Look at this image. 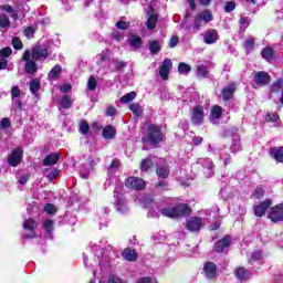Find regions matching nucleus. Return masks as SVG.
Returning <instances> with one entry per match:
<instances>
[{"mask_svg": "<svg viewBox=\"0 0 283 283\" xmlns=\"http://www.w3.org/2000/svg\"><path fill=\"white\" fill-rule=\"evenodd\" d=\"M274 54H275V51L271 46H265L261 51L262 59L268 61V63H271V61H275Z\"/></svg>", "mask_w": 283, "mask_h": 283, "instance_id": "23", "label": "nucleus"}, {"mask_svg": "<svg viewBox=\"0 0 283 283\" xmlns=\"http://www.w3.org/2000/svg\"><path fill=\"white\" fill-rule=\"evenodd\" d=\"M12 127V122H10V118L3 117L0 122V129H10Z\"/></svg>", "mask_w": 283, "mask_h": 283, "instance_id": "53", "label": "nucleus"}, {"mask_svg": "<svg viewBox=\"0 0 283 283\" xmlns=\"http://www.w3.org/2000/svg\"><path fill=\"white\" fill-rule=\"evenodd\" d=\"M103 138L106 140H113V138H116V129L113 125H107L102 133Z\"/></svg>", "mask_w": 283, "mask_h": 283, "instance_id": "26", "label": "nucleus"}, {"mask_svg": "<svg viewBox=\"0 0 283 283\" xmlns=\"http://www.w3.org/2000/svg\"><path fill=\"white\" fill-rule=\"evenodd\" d=\"M129 109L135 116H140V114H143V108L140 107L139 103L129 104Z\"/></svg>", "mask_w": 283, "mask_h": 283, "instance_id": "44", "label": "nucleus"}, {"mask_svg": "<svg viewBox=\"0 0 283 283\" xmlns=\"http://www.w3.org/2000/svg\"><path fill=\"white\" fill-rule=\"evenodd\" d=\"M115 207L119 213H127V211H129L127 205L125 203V199H120L118 197L115 200Z\"/></svg>", "mask_w": 283, "mask_h": 283, "instance_id": "31", "label": "nucleus"}, {"mask_svg": "<svg viewBox=\"0 0 283 283\" xmlns=\"http://www.w3.org/2000/svg\"><path fill=\"white\" fill-rule=\"evenodd\" d=\"M154 12H156V9L154 7H149L147 11L148 19L146 21L147 30H154L158 23V15H156Z\"/></svg>", "mask_w": 283, "mask_h": 283, "instance_id": "17", "label": "nucleus"}, {"mask_svg": "<svg viewBox=\"0 0 283 283\" xmlns=\"http://www.w3.org/2000/svg\"><path fill=\"white\" fill-rule=\"evenodd\" d=\"M45 177L49 180H54V178H59V169L52 168V169L46 170Z\"/></svg>", "mask_w": 283, "mask_h": 283, "instance_id": "47", "label": "nucleus"}, {"mask_svg": "<svg viewBox=\"0 0 283 283\" xmlns=\"http://www.w3.org/2000/svg\"><path fill=\"white\" fill-rule=\"evenodd\" d=\"M74 101H72V97L70 95H64L61 99V106L63 107V109H70Z\"/></svg>", "mask_w": 283, "mask_h": 283, "instance_id": "38", "label": "nucleus"}, {"mask_svg": "<svg viewBox=\"0 0 283 283\" xmlns=\"http://www.w3.org/2000/svg\"><path fill=\"white\" fill-rule=\"evenodd\" d=\"M243 46L245 52L249 54V52L253 51V48H255V40L253 38L247 39L243 43Z\"/></svg>", "mask_w": 283, "mask_h": 283, "instance_id": "43", "label": "nucleus"}, {"mask_svg": "<svg viewBox=\"0 0 283 283\" xmlns=\"http://www.w3.org/2000/svg\"><path fill=\"white\" fill-rule=\"evenodd\" d=\"M156 175L158 176V178H163L164 180H166V178H169V165H157Z\"/></svg>", "mask_w": 283, "mask_h": 283, "instance_id": "22", "label": "nucleus"}, {"mask_svg": "<svg viewBox=\"0 0 283 283\" xmlns=\"http://www.w3.org/2000/svg\"><path fill=\"white\" fill-rule=\"evenodd\" d=\"M43 229H45L46 233H52L54 229V221L48 219L43 222Z\"/></svg>", "mask_w": 283, "mask_h": 283, "instance_id": "52", "label": "nucleus"}, {"mask_svg": "<svg viewBox=\"0 0 283 283\" xmlns=\"http://www.w3.org/2000/svg\"><path fill=\"white\" fill-rule=\"evenodd\" d=\"M0 28H10V18L7 14L0 15Z\"/></svg>", "mask_w": 283, "mask_h": 283, "instance_id": "49", "label": "nucleus"}, {"mask_svg": "<svg viewBox=\"0 0 283 283\" xmlns=\"http://www.w3.org/2000/svg\"><path fill=\"white\" fill-rule=\"evenodd\" d=\"M80 133H82L83 136H87V134H90V124L85 120L80 124Z\"/></svg>", "mask_w": 283, "mask_h": 283, "instance_id": "54", "label": "nucleus"}, {"mask_svg": "<svg viewBox=\"0 0 283 283\" xmlns=\"http://www.w3.org/2000/svg\"><path fill=\"white\" fill-rule=\"evenodd\" d=\"M21 160H23V149L21 147L13 149L7 158V163L10 167H19Z\"/></svg>", "mask_w": 283, "mask_h": 283, "instance_id": "3", "label": "nucleus"}, {"mask_svg": "<svg viewBox=\"0 0 283 283\" xmlns=\"http://www.w3.org/2000/svg\"><path fill=\"white\" fill-rule=\"evenodd\" d=\"M253 83H255L258 87H264L271 83V75H269L265 71L254 72Z\"/></svg>", "mask_w": 283, "mask_h": 283, "instance_id": "6", "label": "nucleus"}, {"mask_svg": "<svg viewBox=\"0 0 283 283\" xmlns=\"http://www.w3.org/2000/svg\"><path fill=\"white\" fill-rule=\"evenodd\" d=\"M161 213L166 218H185V216H191V207L187 203H179L171 208H163Z\"/></svg>", "mask_w": 283, "mask_h": 283, "instance_id": "2", "label": "nucleus"}, {"mask_svg": "<svg viewBox=\"0 0 283 283\" xmlns=\"http://www.w3.org/2000/svg\"><path fill=\"white\" fill-rule=\"evenodd\" d=\"M36 227H39V224L33 219H29V220L24 221L23 229L25 231H30V232L24 233L22 235L23 240H32V238H36V233L34 232V229H36Z\"/></svg>", "mask_w": 283, "mask_h": 283, "instance_id": "9", "label": "nucleus"}, {"mask_svg": "<svg viewBox=\"0 0 283 283\" xmlns=\"http://www.w3.org/2000/svg\"><path fill=\"white\" fill-rule=\"evenodd\" d=\"M235 83H232L221 91L222 101H231L233 98V95L235 94Z\"/></svg>", "mask_w": 283, "mask_h": 283, "instance_id": "19", "label": "nucleus"}, {"mask_svg": "<svg viewBox=\"0 0 283 283\" xmlns=\"http://www.w3.org/2000/svg\"><path fill=\"white\" fill-rule=\"evenodd\" d=\"M251 198H256V200H260V198H264V189L256 188L255 191L251 195Z\"/></svg>", "mask_w": 283, "mask_h": 283, "instance_id": "56", "label": "nucleus"}, {"mask_svg": "<svg viewBox=\"0 0 283 283\" xmlns=\"http://www.w3.org/2000/svg\"><path fill=\"white\" fill-rule=\"evenodd\" d=\"M134 98H136V92H129L127 94H125L124 96H122L119 98L120 103L127 104V103H132V101H134Z\"/></svg>", "mask_w": 283, "mask_h": 283, "instance_id": "42", "label": "nucleus"}, {"mask_svg": "<svg viewBox=\"0 0 283 283\" xmlns=\"http://www.w3.org/2000/svg\"><path fill=\"white\" fill-rule=\"evenodd\" d=\"M31 56L33 61H45L50 56V50L42 49L41 45H36L31 51Z\"/></svg>", "mask_w": 283, "mask_h": 283, "instance_id": "10", "label": "nucleus"}, {"mask_svg": "<svg viewBox=\"0 0 283 283\" xmlns=\"http://www.w3.org/2000/svg\"><path fill=\"white\" fill-rule=\"evenodd\" d=\"M191 72V65L180 62L178 65V73L179 74H189Z\"/></svg>", "mask_w": 283, "mask_h": 283, "instance_id": "41", "label": "nucleus"}, {"mask_svg": "<svg viewBox=\"0 0 283 283\" xmlns=\"http://www.w3.org/2000/svg\"><path fill=\"white\" fill-rule=\"evenodd\" d=\"M61 72H62V67L60 66V64H56L50 72L48 75V78L50 81H53V78H59V76H61Z\"/></svg>", "mask_w": 283, "mask_h": 283, "instance_id": "34", "label": "nucleus"}, {"mask_svg": "<svg viewBox=\"0 0 283 283\" xmlns=\"http://www.w3.org/2000/svg\"><path fill=\"white\" fill-rule=\"evenodd\" d=\"M235 275L241 282H247L248 280H251V272L242 266L235 270Z\"/></svg>", "mask_w": 283, "mask_h": 283, "instance_id": "25", "label": "nucleus"}, {"mask_svg": "<svg viewBox=\"0 0 283 283\" xmlns=\"http://www.w3.org/2000/svg\"><path fill=\"white\" fill-rule=\"evenodd\" d=\"M105 61H109V51L108 50L102 51V53H99L97 55L96 65L102 66L103 63H105Z\"/></svg>", "mask_w": 283, "mask_h": 283, "instance_id": "35", "label": "nucleus"}, {"mask_svg": "<svg viewBox=\"0 0 283 283\" xmlns=\"http://www.w3.org/2000/svg\"><path fill=\"white\" fill-rule=\"evenodd\" d=\"M12 101V107L15 112H23V102H21V98H14Z\"/></svg>", "mask_w": 283, "mask_h": 283, "instance_id": "46", "label": "nucleus"}, {"mask_svg": "<svg viewBox=\"0 0 283 283\" xmlns=\"http://www.w3.org/2000/svg\"><path fill=\"white\" fill-rule=\"evenodd\" d=\"M186 229L188 231H200L202 229V218L199 217H190L186 222Z\"/></svg>", "mask_w": 283, "mask_h": 283, "instance_id": "12", "label": "nucleus"}, {"mask_svg": "<svg viewBox=\"0 0 283 283\" xmlns=\"http://www.w3.org/2000/svg\"><path fill=\"white\" fill-rule=\"evenodd\" d=\"M240 149H242V144L240 143V136L233 135L230 150L232 151V154H235V151H240Z\"/></svg>", "mask_w": 283, "mask_h": 283, "instance_id": "32", "label": "nucleus"}, {"mask_svg": "<svg viewBox=\"0 0 283 283\" xmlns=\"http://www.w3.org/2000/svg\"><path fill=\"white\" fill-rule=\"evenodd\" d=\"M240 32H244L249 25H251V20L249 18L241 17L239 20Z\"/></svg>", "mask_w": 283, "mask_h": 283, "instance_id": "45", "label": "nucleus"}, {"mask_svg": "<svg viewBox=\"0 0 283 283\" xmlns=\"http://www.w3.org/2000/svg\"><path fill=\"white\" fill-rule=\"evenodd\" d=\"M11 43L14 50H23V42H21V39L13 38Z\"/></svg>", "mask_w": 283, "mask_h": 283, "instance_id": "55", "label": "nucleus"}, {"mask_svg": "<svg viewBox=\"0 0 283 283\" xmlns=\"http://www.w3.org/2000/svg\"><path fill=\"white\" fill-rule=\"evenodd\" d=\"M80 176L84 180H87V178H90V169L85 166H82L81 169H80Z\"/></svg>", "mask_w": 283, "mask_h": 283, "instance_id": "58", "label": "nucleus"}, {"mask_svg": "<svg viewBox=\"0 0 283 283\" xmlns=\"http://www.w3.org/2000/svg\"><path fill=\"white\" fill-rule=\"evenodd\" d=\"M205 123V107L202 105L195 106L191 113V124L202 125Z\"/></svg>", "mask_w": 283, "mask_h": 283, "instance_id": "7", "label": "nucleus"}, {"mask_svg": "<svg viewBox=\"0 0 283 283\" xmlns=\"http://www.w3.org/2000/svg\"><path fill=\"white\" fill-rule=\"evenodd\" d=\"M205 23V21L202 20V18H200L199 14H197L195 17V20H193V27H192V32H195V34L197 32H200V28H202V24Z\"/></svg>", "mask_w": 283, "mask_h": 283, "instance_id": "36", "label": "nucleus"}, {"mask_svg": "<svg viewBox=\"0 0 283 283\" xmlns=\"http://www.w3.org/2000/svg\"><path fill=\"white\" fill-rule=\"evenodd\" d=\"M23 34L24 36H27V39H32L34 36V28L32 27H28L23 30Z\"/></svg>", "mask_w": 283, "mask_h": 283, "instance_id": "62", "label": "nucleus"}, {"mask_svg": "<svg viewBox=\"0 0 283 283\" xmlns=\"http://www.w3.org/2000/svg\"><path fill=\"white\" fill-rule=\"evenodd\" d=\"M273 205V201L271 199L264 200L263 202L254 206V214L258 218H262L266 213V210Z\"/></svg>", "mask_w": 283, "mask_h": 283, "instance_id": "16", "label": "nucleus"}, {"mask_svg": "<svg viewBox=\"0 0 283 283\" xmlns=\"http://www.w3.org/2000/svg\"><path fill=\"white\" fill-rule=\"evenodd\" d=\"M128 43L133 50H140V48H143V38H140V35L133 34L129 36Z\"/></svg>", "mask_w": 283, "mask_h": 283, "instance_id": "24", "label": "nucleus"}, {"mask_svg": "<svg viewBox=\"0 0 283 283\" xmlns=\"http://www.w3.org/2000/svg\"><path fill=\"white\" fill-rule=\"evenodd\" d=\"M197 165H201L203 167V174L206 178H211V176H213V169H216V165H213V161L210 158H199L197 160Z\"/></svg>", "mask_w": 283, "mask_h": 283, "instance_id": "8", "label": "nucleus"}, {"mask_svg": "<svg viewBox=\"0 0 283 283\" xmlns=\"http://www.w3.org/2000/svg\"><path fill=\"white\" fill-rule=\"evenodd\" d=\"M196 74L198 78H208L209 77V65L198 64Z\"/></svg>", "mask_w": 283, "mask_h": 283, "instance_id": "27", "label": "nucleus"}, {"mask_svg": "<svg viewBox=\"0 0 283 283\" xmlns=\"http://www.w3.org/2000/svg\"><path fill=\"white\" fill-rule=\"evenodd\" d=\"M44 211L45 213H49V214L56 213V207H54V205L52 203H46L44 206Z\"/></svg>", "mask_w": 283, "mask_h": 283, "instance_id": "63", "label": "nucleus"}, {"mask_svg": "<svg viewBox=\"0 0 283 283\" xmlns=\"http://www.w3.org/2000/svg\"><path fill=\"white\" fill-rule=\"evenodd\" d=\"M39 90H41V82L33 80L30 83V92H32L33 94H36V92H39Z\"/></svg>", "mask_w": 283, "mask_h": 283, "instance_id": "50", "label": "nucleus"}, {"mask_svg": "<svg viewBox=\"0 0 283 283\" xmlns=\"http://www.w3.org/2000/svg\"><path fill=\"white\" fill-rule=\"evenodd\" d=\"M174 63L170 59H165L161 66L159 67V75L163 81H167L169 78V72H171Z\"/></svg>", "mask_w": 283, "mask_h": 283, "instance_id": "14", "label": "nucleus"}, {"mask_svg": "<svg viewBox=\"0 0 283 283\" xmlns=\"http://www.w3.org/2000/svg\"><path fill=\"white\" fill-rule=\"evenodd\" d=\"M235 10V1H228L224 6V12H233Z\"/></svg>", "mask_w": 283, "mask_h": 283, "instance_id": "60", "label": "nucleus"}, {"mask_svg": "<svg viewBox=\"0 0 283 283\" xmlns=\"http://www.w3.org/2000/svg\"><path fill=\"white\" fill-rule=\"evenodd\" d=\"M24 70L27 74H34L36 73V70H39V66L36 65V62H34V60H30L25 63Z\"/></svg>", "mask_w": 283, "mask_h": 283, "instance_id": "33", "label": "nucleus"}, {"mask_svg": "<svg viewBox=\"0 0 283 283\" xmlns=\"http://www.w3.org/2000/svg\"><path fill=\"white\" fill-rule=\"evenodd\" d=\"M154 167V160H151V157H146L145 159L142 160L139 169L140 171H149Z\"/></svg>", "mask_w": 283, "mask_h": 283, "instance_id": "30", "label": "nucleus"}, {"mask_svg": "<svg viewBox=\"0 0 283 283\" xmlns=\"http://www.w3.org/2000/svg\"><path fill=\"white\" fill-rule=\"evenodd\" d=\"M112 63L117 72H120L122 70H125V67H127V62L120 61L118 59H113Z\"/></svg>", "mask_w": 283, "mask_h": 283, "instance_id": "40", "label": "nucleus"}, {"mask_svg": "<svg viewBox=\"0 0 283 283\" xmlns=\"http://www.w3.org/2000/svg\"><path fill=\"white\" fill-rule=\"evenodd\" d=\"M260 260H262V251L256 250V251H253V252L251 253V258H250L249 262H250V263H251V262H258V261H260Z\"/></svg>", "mask_w": 283, "mask_h": 283, "instance_id": "51", "label": "nucleus"}, {"mask_svg": "<svg viewBox=\"0 0 283 283\" xmlns=\"http://www.w3.org/2000/svg\"><path fill=\"white\" fill-rule=\"evenodd\" d=\"M96 85H98L96 77L91 75L88 78V82H87V87H88L90 92H94V90H96Z\"/></svg>", "mask_w": 283, "mask_h": 283, "instance_id": "48", "label": "nucleus"}, {"mask_svg": "<svg viewBox=\"0 0 283 283\" xmlns=\"http://www.w3.org/2000/svg\"><path fill=\"white\" fill-rule=\"evenodd\" d=\"M270 154L276 163H283V146L282 147H274L270 150Z\"/></svg>", "mask_w": 283, "mask_h": 283, "instance_id": "28", "label": "nucleus"}, {"mask_svg": "<svg viewBox=\"0 0 283 283\" xmlns=\"http://www.w3.org/2000/svg\"><path fill=\"white\" fill-rule=\"evenodd\" d=\"M61 160V154L59 153H50L42 161L44 167H54V165L59 164Z\"/></svg>", "mask_w": 283, "mask_h": 283, "instance_id": "18", "label": "nucleus"}, {"mask_svg": "<svg viewBox=\"0 0 283 283\" xmlns=\"http://www.w3.org/2000/svg\"><path fill=\"white\" fill-rule=\"evenodd\" d=\"M218 39H220V35L218 34V30L209 29L206 31L203 35V43H206L207 45H213V43L218 42Z\"/></svg>", "mask_w": 283, "mask_h": 283, "instance_id": "13", "label": "nucleus"}, {"mask_svg": "<svg viewBox=\"0 0 283 283\" xmlns=\"http://www.w3.org/2000/svg\"><path fill=\"white\" fill-rule=\"evenodd\" d=\"M129 25H132V23H130V22H127V21H118V22L116 23V28H117L118 30H128Z\"/></svg>", "mask_w": 283, "mask_h": 283, "instance_id": "59", "label": "nucleus"}, {"mask_svg": "<svg viewBox=\"0 0 283 283\" xmlns=\"http://www.w3.org/2000/svg\"><path fill=\"white\" fill-rule=\"evenodd\" d=\"M161 46H160V42L154 40L149 42V51L150 54H158V52H160Z\"/></svg>", "mask_w": 283, "mask_h": 283, "instance_id": "39", "label": "nucleus"}, {"mask_svg": "<svg viewBox=\"0 0 283 283\" xmlns=\"http://www.w3.org/2000/svg\"><path fill=\"white\" fill-rule=\"evenodd\" d=\"M211 118L214 120L222 118V107L214 105L211 109Z\"/></svg>", "mask_w": 283, "mask_h": 283, "instance_id": "37", "label": "nucleus"}, {"mask_svg": "<svg viewBox=\"0 0 283 283\" xmlns=\"http://www.w3.org/2000/svg\"><path fill=\"white\" fill-rule=\"evenodd\" d=\"M229 247H231V237L226 235L214 243V251L216 253H226Z\"/></svg>", "mask_w": 283, "mask_h": 283, "instance_id": "11", "label": "nucleus"}, {"mask_svg": "<svg viewBox=\"0 0 283 283\" xmlns=\"http://www.w3.org/2000/svg\"><path fill=\"white\" fill-rule=\"evenodd\" d=\"M21 97V90L18 86H13L11 90V99L20 98Z\"/></svg>", "mask_w": 283, "mask_h": 283, "instance_id": "61", "label": "nucleus"}, {"mask_svg": "<svg viewBox=\"0 0 283 283\" xmlns=\"http://www.w3.org/2000/svg\"><path fill=\"white\" fill-rule=\"evenodd\" d=\"M125 187H127V189H136L137 191H143V189L146 187V182L143 180V178L127 177L125 179Z\"/></svg>", "mask_w": 283, "mask_h": 283, "instance_id": "4", "label": "nucleus"}, {"mask_svg": "<svg viewBox=\"0 0 283 283\" xmlns=\"http://www.w3.org/2000/svg\"><path fill=\"white\" fill-rule=\"evenodd\" d=\"M269 220L272 222H283V203H279L272 208H270L269 214H268Z\"/></svg>", "mask_w": 283, "mask_h": 283, "instance_id": "5", "label": "nucleus"}, {"mask_svg": "<svg viewBox=\"0 0 283 283\" xmlns=\"http://www.w3.org/2000/svg\"><path fill=\"white\" fill-rule=\"evenodd\" d=\"M122 256L124 260H127V262H136V260H138V252L133 248H127L122 252Z\"/></svg>", "mask_w": 283, "mask_h": 283, "instance_id": "20", "label": "nucleus"}, {"mask_svg": "<svg viewBox=\"0 0 283 283\" xmlns=\"http://www.w3.org/2000/svg\"><path fill=\"white\" fill-rule=\"evenodd\" d=\"M118 114V111L114 106H108L106 108V116H116Z\"/></svg>", "mask_w": 283, "mask_h": 283, "instance_id": "64", "label": "nucleus"}, {"mask_svg": "<svg viewBox=\"0 0 283 283\" xmlns=\"http://www.w3.org/2000/svg\"><path fill=\"white\" fill-rule=\"evenodd\" d=\"M12 55V49L10 46H7L2 50H0V56L2 59H8V56H11Z\"/></svg>", "mask_w": 283, "mask_h": 283, "instance_id": "57", "label": "nucleus"}, {"mask_svg": "<svg viewBox=\"0 0 283 283\" xmlns=\"http://www.w3.org/2000/svg\"><path fill=\"white\" fill-rule=\"evenodd\" d=\"M197 15H199V18L203 21L205 25H207V23H211V21H213V13H211V10L206 9L202 12L198 13Z\"/></svg>", "mask_w": 283, "mask_h": 283, "instance_id": "29", "label": "nucleus"}, {"mask_svg": "<svg viewBox=\"0 0 283 283\" xmlns=\"http://www.w3.org/2000/svg\"><path fill=\"white\" fill-rule=\"evenodd\" d=\"M281 92V103L283 105V80L279 78L270 85V98H273V94H280Z\"/></svg>", "mask_w": 283, "mask_h": 283, "instance_id": "15", "label": "nucleus"}, {"mask_svg": "<svg viewBox=\"0 0 283 283\" xmlns=\"http://www.w3.org/2000/svg\"><path fill=\"white\" fill-rule=\"evenodd\" d=\"M146 139L151 147H158L160 143H165L166 137L163 133V126L150 122L146 123Z\"/></svg>", "mask_w": 283, "mask_h": 283, "instance_id": "1", "label": "nucleus"}, {"mask_svg": "<svg viewBox=\"0 0 283 283\" xmlns=\"http://www.w3.org/2000/svg\"><path fill=\"white\" fill-rule=\"evenodd\" d=\"M203 271H205L206 277H208V280H213V277H216V272H217L216 263H213V262L206 263Z\"/></svg>", "mask_w": 283, "mask_h": 283, "instance_id": "21", "label": "nucleus"}]
</instances>
